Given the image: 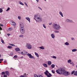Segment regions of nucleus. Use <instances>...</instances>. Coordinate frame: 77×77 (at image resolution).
<instances>
[{
  "label": "nucleus",
  "mask_w": 77,
  "mask_h": 77,
  "mask_svg": "<svg viewBox=\"0 0 77 77\" xmlns=\"http://www.w3.org/2000/svg\"><path fill=\"white\" fill-rule=\"evenodd\" d=\"M11 24L12 26H15V25H16V23H15V22H14L13 21H11Z\"/></svg>",
  "instance_id": "1a4fd4ad"
},
{
  "label": "nucleus",
  "mask_w": 77,
  "mask_h": 77,
  "mask_svg": "<svg viewBox=\"0 0 77 77\" xmlns=\"http://www.w3.org/2000/svg\"><path fill=\"white\" fill-rule=\"evenodd\" d=\"M4 62L5 63H6V60H5V61H4Z\"/></svg>",
  "instance_id": "864d4df0"
},
{
  "label": "nucleus",
  "mask_w": 77,
  "mask_h": 77,
  "mask_svg": "<svg viewBox=\"0 0 77 77\" xmlns=\"http://www.w3.org/2000/svg\"><path fill=\"white\" fill-rule=\"evenodd\" d=\"M39 48L42 49V50H44L45 49V48L44 46H41L39 47Z\"/></svg>",
  "instance_id": "aec40b11"
},
{
  "label": "nucleus",
  "mask_w": 77,
  "mask_h": 77,
  "mask_svg": "<svg viewBox=\"0 0 77 77\" xmlns=\"http://www.w3.org/2000/svg\"><path fill=\"white\" fill-rule=\"evenodd\" d=\"M25 51H23V52H24V53H25Z\"/></svg>",
  "instance_id": "680f3d73"
},
{
  "label": "nucleus",
  "mask_w": 77,
  "mask_h": 77,
  "mask_svg": "<svg viewBox=\"0 0 77 77\" xmlns=\"http://www.w3.org/2000/svg\"><path fill=\"white\" fill-rule=\"evenodd\" d=\"M77 50L76 49H74L72 50V52H75V51H77Z\"/></svg>",
  "instance_id": "a211bd4d"
},
{
  "label": "nucleus",
  "mask_w": 77,
  "mask_h": 77,
  "mask_svg": "<svg viewBox=\"0 0 77 77\" xmlns=\"http://www.w3.org/2000/svg\"><path fill=\"white\" fill-rule=\"evenodd\" d=\"M59 14L61 15V17H63V14H62V12L60 11Z\"/></svg>",
  "instance_id": "f3484780"
},
{
  "label": "nucleus",
  "mask_w": 77,
  "mask_h": 77,
  "mask_svg": "<svg viewBox=\"0 0 77 77\" xmlns=\"http://www.w3.org/2000/svg\"><path fill=\"white\" fill-rule=\"evenodd\" d=\"M34 19L35 20L36 22L39 23H41L42 21V18L40 17V16L38 14L34 15Z\"/></svg>",
  "instance_id": "f03ea898"
},
{
  "label": "nucleus",
  "mask_w": 77,
  "mask_h": 77,
  "mask_svg": "<svg viewBox=\"0 0 77 77\" xmlns=\"http://www.w3.org/2000/svg\"><path fill=\"white\" fill-rule=\"evenodd\" d=\"M54 32L55 33H59V31L58 30H54Z\"/></svg>",
  "instance_id": "a878e982"
},
{
  "label": "nucleus",
  "mask_w": 77,
  "mask_h": 77,
  "mask_svg": "<svg viewBox=\"0 0 77 77\" xmlns=\"http://www.w3.org/2000/svg\"><path fill=\"white\" fill-rule=\"evenodd\" d=\"M37 2V3H38V2H39V0H36Z\"/></svg>",
  "instance_id": "09e8293b"
},
{
  "label": "nucleus",
  "mask_w": 77,
  "mask_h": 77,
  "mask_svg": "<svg viewBox=\"0 0 77 77\" xmlns=\"http://www.w3.org/2000/svg\"><path fill=\"white\" fill-rule=\"evenodd\" d=\"M8 36H9L10 35V34H8Z\"/></svg>",
  "instance_id": "3c124183"
},
{
  "label": "nucleus",
  "mask_w": 77,
  "mask_h": 77,
  "mask_svg": "<svg viewBox=\"0 0 77 77\" xmlns=\"http://www.w3.org/2000/svg\"><path fill=\"white\" fill-rule=\"evenodd\" d=\"M43 26L45 28V29H46V26H45V25L44 24H43Z\"/></svg>",
  "instance_id": "c9c22d12"
},
{
  "label": "nucleus",
  "mask_w": 77,
  "mask_h": 77,
  "mask_svg": "<svg viewBox=\"0 0 77 77\" xmlns=\"http://www.w3.org/2000/svg\"><path fill=\"white\" fill-rule=\"evenodd\" d=\"M26 47L28 48V49H31L32 48L31 45H30V44L29 43H26Z\"/></svg>",
  "instance_id": "20e7f679"
},
{
  "label": "nucleus",
  "mask_w": 77,
  "mask_h": 77,
  "mask_svg": "<svg viewBox=\"0 0 77 77\" xmlns=\"http://www.w3.org/2000/svg\"><path fill=\"white\" fill-rule=\"evenodd\" d=\"M43 65L45 68H47V66H48V65H47V64L45 63H43Z\"/></svg>",
  "instance_id": "ddd939ff"
},
{
  "label": "nucleus",
  "mask_w": 77,
  "mask_h": 77,
  "mask_svg": "<svg viewBox=\"0 0 77 77\" xmlns=\"http://www.w3.org/2000/svg\"><path fill=\"white\" fill-rule=\"evenodd\" d=\"M4 77H7L8 76H7V75H4Z\"/></svg>",
  "instance_id": "37998d69"
},
{
  "label": "nucleus",
  "mask_w": 77,
  "mask_h": 77,
  "mask_svg": "<svg viewBox=\"0 0 77 77\" xmlns=\"http://www.w3.org/2000/svg\"><path fill=\"white\" fill-rule=\"evenodd\" d=\"M38 8L39 9H40L41 11H42V8H41L40 7H38Z\"/></svg>",
  "instance_id": "4c0bfd02"
},
{
  "label": "nucleus",
  "mask_w": 77,
  "mask_h": 77,
  "mask_svg": "<svg viewBox=\"0 0 77 77\" xmlns=\"http://www.w3.org/2000/svg\"><path fill=\"white\" fill-rule=\"evenodd\" d=\"M3 12V9L2 8H0V13H2Z\"/></svg>",
  "instance_id": "c85d7f7f"
},
{
  "label": "nucleus",
  "mask_w": 77,
  "mask_h": 77,
  "mask_svg": "<svg viewBox=\"0 0 77 77\" xmlns=\"http://www.w3.org/2000/svg\"><path fill=\"white\" fill-rule=\"evenodd\" d=\"M20 32L22 34H24V33L25 32V29H24V28H20Z\"/></svg>",
  "instance_id": "423d86ee"
},
{
  "label": "nucleus",
  "mask_w": 77,
  "mask_h": 77,
  "mask_svg": "<svg viewBox=\"0 0 77 77\" xmlns=\"http://www.w3.org/2000/svg\"><path fill=\"white\" fill-rule=\"evenodd\" d=\"M75 72V70H73V71H72V73H71V75H72V74H74V73Z\"/></svg>",
  "instance_id": "473e14b6"
},
{
  "label": "nucleus",
  "mask_w": 77,
  "mask_h": 77,
  "mask_svg": "<svg viewBox=\"0 0 77 77\" xmlns=\"http://www.w3.org/2000/svg\"><path fill=\"white\" fill-rule=\"evenodd\" d=\"M2 43H3V44H5V42H4V41L2 40Z\"/></svg>",
  "instance_id": "a19ab883"
},
{
  "label": "nucleus",
  "mask_w": 77,
  "mask_h": 77,
  "mask_svg": "<svg viewBox=\"0 0 77 77\" xmlns=\"http://www.w3.org/2000/svg\"><path fill=\"white\" fill-rule=\"evenodd\" d=\"M49 25H51V24H52V22L49 23Z\"/></svg>",
  "instance_id": "49530a36"
},
{
  "label": "nucleus",
  "mask_w": 77,
  "mask_h": 77,
  "mask_svg": "<svg viewBox=\"0 0 77 77\" xmlns=\"http://www.w3.org/2000/svg\"><path fill=\"white\" fill-rule=\"evenodd\" d=\"M26 20H27L28 21H29V23H30V18L29 17H26Z\"/></svg>",
  "instance_id": "4468645a"
},
{
  "label": "nucleus",
  "mask_w": 77,
  "mask_h": 77,
  "mask_svg": "<svg viewBox=\"0 0 77 77\" xmlns=\"http://www.w3.org/2000/svg\"><path fill=\"white\" fill-rule=\"evenodd\" d=\"M51 66L52 68H54V67H55V65H54V64H53L51 65Z\"/></svg>",
  "instance_id": "b1692460"
},
{
  "label": "nucleus",
  "mask_w": 77,
  "mask_h": 77,
  "mask_svg": "<svg viewBox=\"0 0 77 77\" xmlns=\"http://www.w3.org/2000/svg\"><path fill=\"white\" fill-rule=\"evenodd\" d=\"M39 77H43V76H42V75H39V76H38Z\"/></svg>",
  "instance_id": "de8ad7c7"
},
{
  "label": "nucleus",
  "mask_w": 77,
  "mask_h": 77,
  "mask_svg": "<svg viewBox=\"0 0 77 77\" xmlns=\"http://www.w3.org/2000/svg\"><path fill=\"white\" fill-rule=\"evenodd\" d=\"M52 27L55 30H60L61 28V26L60 25L54 23L52 24Z\"/></svg>",
  "instance_id": "7ed1b4c3"
},
{
  "label": "nucleus",
  "mask_w": 77,
  "mask_h": 77,
  "mask_svg": "<svg viewBox=\"0 0 77 77\" xmlns=\"http://www.w3.org/2000/svg\"><path fill=\"white\" fill-rule=\"evenodd\" d=\"M20 28H21L22 29L24 28V23H23L20 22Z\"/></svg>",
  "instance_id": "0eeeda50"
},
{
  "label": "nucleus",
  "mask_w": 77,
  "mask_h": 77,
  "mask_svg": "<svg viewBox=\"0 0 77 77\" xmlns=\"http://www.w3.org/2000/svg\"><path fill=\"white\" fill-rule=\"evenodd\" d=\"M66 21L67 23H72V20L68 19H66Z\"/></svg>",
  "instance_id": "9d476101"
},
{
  "label": "nucleus",
  "mask_w": 77,
  "mask_h": 77,
  "mask_svg": "<svg viewBox=\"0 0 77 77\" xmlns=\"http://www.w3.org/2000/svg\"><path fill=\"white\" fill-rule=\"evenodd\" d=\"M74 75H75V76H77V71H75L74 73Z\"/></svg>",
  "instance_id": "412c9836"
},
{
  "label": "nucleus",
  "mask_w": 77,
  "mask_h": 77,
  "mask_svg": "<svg viewBox=\"0 0 77 77\" xmlns=\"http://www.w3.org/2000/svg\"><path fill=\"white\" fill-rule=\"evenodd\" d=\"M19 3L20 4V5H23V6H24V5L23 3H22V2H21L20 1H19Z\"/></svg>",
  "instance_id": "6ab92c4d"
},
{
  "label": "nucleus",
  "mask_w": 77,
  "mask_h": 77,
  "mask_svg": "<svg viewBox=\"0 0 77 77\" xmlns=\"http://www.w3.org/2000/svg\"><path fill=\"white\" fill-rule=\"evenodd\" d=\"M3 60V59H0V62H2Z\"/></svg>",
  "instance_id": "c03bdc74"
},
{
  "label": "nucleus",
  "mask_w": 77,
  "mask_h": 77,
  "mask_svg": "<svg viewBox=\"0 0 77 77\" xmlns=\"http://www.w3.org/2000/svg\"><path fill=\"white\" fill-rule=\"evenodd\" d=\"M8 48H9V49H10V48H12V47L11 46H8Z\"/></svg>",
  "instance_id": "cd10ccee"
},
{
  "label": "nucleus",
  "mask_w": 77,
  "mask_h": 77,
  "mask_svg": "<svg viewBox=\"0 0 77 77\" xmlns=\"http://www.w3.org/2000/svg\"><path fill=\"white\" fill-rule=\"evenodd\" d=\"M12 44H10V45H12Z\"/></svg>",
  "instance_id": "052dcab7"
},
{
  "label": "nucleus",
  "mask_w": 77,
  "mask_h": 77,
  "mask_svg": "<svg viewBox=\"0 0 77 77\" xmlns=\"http://www.w3.org/2000/svg\"><path fill=\"white\" fill-rule=\"evenodd\" d=\"M20 58H21V59H23V56L21 57Z\"/></svg>",
  "instance_id": "8fccbe9b"
},
{
  "label": "nucleus",
  "mask_w": 77,
  "mask_h": 77,
  "mask_svg": "<svg viewBox=\"0 0 77 77\" xmlns=\"http://www.w3.org/2000/svg\"><path fill=\"white\" fill-rule=\"evenodd\" d=\"M52 58H53L54 59H57V58L56 57L53 56L52 57Z\"/></svg>",
  "instance_id": "f704fd0d"
},
{
  "label": "nucleus",
  "mask_w": 77,
  "mask_h": 77,
  "mask_svg": "<svg viewBox=\"0 0 77 77\" xmlns=\"http://www.w3.org/2000/svg\"><path fill=\"white\" fill-rule=\"evenodd\" d=\"M45 1H46V0H44Z\"/></svg>",
  "instance_id": "0e129e2a"
},
{
  "label": "nucleus",
  "mask_w": 77,
  "mask_h": 77,
  "mask_svg": "<svg viewBox=\"0 0 77 77\" xmlns=\"http://www.w3.org/2000/svg\"><path fill=\"white\" fill-rule=\"evenodd\" d=\"M34 77H38V75H37L35 74L34 75Z\"/></svg>",
  "instance_id": "ea45409f"
},
{
  "label": "nucleus",
  "mask_w": 77,
  "mask_h": 77,
  "mask_svg": "<svg viewBox=\"0 0 77 77\" xmlns=\"http://www.w3.org/2000/svg\"><path fill=\"white\" fill-rule=\"evenodd\" d=\"M70 64H71V65H72V63H70Z\"/></svg>",
  "instance_id": "13d9d810"
},
{
  "label": "nucleus",
  "mask_w": 77,
  "mask_h": 77,
  "mask_svg": "<svg viewBox=\"0 0 77 77\" xmlns=\"http://www.w3.org/2000/svg\"><path fill=\"white\" fill-rule=\"evenodd\" d=\"M56 72L57 74L61 75L63 74L65 76H68L71 74V72H69L65 71V68L61 67L58 69L56 70Z\"/></svg>",
  "instance_id": "f257e3e1"
},
{
  "label": "nucleus",
  "mask_w": 77,
  "mask_h": 77,
  "mask_svg": "<svg viewBox=\"0 0 77 77\" xmlns=\"http://www.w3.org/2000/svg\"><path fill=\"white\" fill-rule=\"evenodd\" d=\"M76 68H77V65H76Z\"/></svg>",
  "instance_id": "bf43d9fd"
},
{
  "label": "nucleus",
  "mask_w": 77,
  "mask_h": 77,
  "mask_svg": "<svg viewBox=\"0 0 77 77\" xmlns=\"http://www.w3.org/2000/svg\"><path fill=\"white\" fill-rule=\"evenodd\" d=\"M28 56H29V58L30 59H35V57H33L32 55V54H30L28 53V54H27Z\"/></svg>",
  "instance_id": "39448f33"
},
{
  "label": "nucleus",
  "mask_w": 77,
  "mask_h": 77,
  "mask_svg": "<svg viewBox=\"0 0 77 77\" xmlns=\"http://www.w3.org/2000/svg\"><path fill=\"white\" fill-rule=\"evenodd\" d=\"M51 72H52L53 74H54V73H55V72H54V71H53V70H52L51 71Z\"/></svg>",
  "instance_id": "79ce46f5"
},
{
  "label": "nucleus",
  "mask_w": 77,
  "mask_h": 77,
  "mask_svg": "<svg viewBox=\"0 0 77 77\" xmlns=\"http://www.w3.org/2000/svg\"><path fill=\"white\" fill-rule=\"evenodd\" d=\"M2 57V55H1V54H0V57Z\"/></svg>",
  "instance_id": "6e6d98bb"
},
{
  "label": "nucleus",
  "mask_w": 77,
  "mask_h": 77,
  "mask_svg": "<svg viewBox=\"0 0 77 77\" xmlns=\"http://www.w3.org/2000/svg\"><path fill=\"white\" fill-rule=\"evenodd\" d=\"M15 50L16 51H20V48H15Z\"/></svg>",
  "instance_id": "dca6fc26"
},
{
  "label": "nucleus",
  "mask_w": 77,
  "mask_h": 77,
  "mask_svg": "<svg viewBox=\"0 0 77 77\" xmlns=\"http://www.w3.org/2000/svg\"><path fill=\"white\" fill-rule=\"evenodd\" d=\"M1 77H2V76H1Z\"/></svg>",
  "instance_id": "69168bd1"
},
{
  "label": "nucleus",
  "mask_w": 77,
  "mask_h": 77,
  "mask_svg": "<svg viewBox=\"0 0 77 77\" xmlns=\"http://www.w3.org/2000/svg\"><path fill=\"white\" fill-rule=\"evenodd\" d=\"M10 10V8L9 7L8 8L7 10H6V11H9Z\"/></svg>",
  "instance_id": "58836bf2"
},
{
  "label": "nucleus",
  "mask_w": 77,
  "mask_h": 77,
  "mask_svg": "<svg viewBox=\"0 0 77 77\" xmlns=\"http://www.w3.org/2000/svg\"><path fill=\"white\" fill-rule=\"evenodd\" d=\"M28 74H26V73L23 74V75H21L20 77H27V75Z\"/></svg>",
  "instance_id": "6e6552de"
},
{
  "label": "nucleus",
  "mask_w": 77,
  "mask_h": 77,
  "mask_svg": "<svg viewBox=\"0 0 77 77\" xmlns=\"http://www.w3.org/2000/svg\"><path fill=\"white\" fill-rule=\"evenodd\" d=\"M5 74H7L8 76H9L10 74L9 73V72L8 71H5Z\"/></svg>",
  "instance_id": "9b49d317"
},
{
  "label": "nucleus",
  "mask_w": 77,
  "mask_h": 77,
  "mask_svg": "<svg viewBox=\"0 0 77 77\" xmlns=\"http://www.w3.org/2000/svg\"><path fill=\"white\" fill-rule=\"evenodd\" d=\"M21 53L22 54H25V53H27V52L26 51H25V52L23 51L21 52Z\"/></svg>",
  "instance_id": "5701e85b"
},
{
  "label": "nucleus",
  "mask_w": 77,
  "mask_h": 77,
  "mask_svg": "<svg viewBox=\"0 0 77 77\" xmlns=\"http://www.w3.org/2000/svg\"><path fill=\"white\" fill-rule=\"evenodd\" d=\"M35 56H36L37 57H39V54H38L37 53L35 52Z\"/></svg>",
  "instance_id": "4be33fe9"
},
{
  "label": "nucleus",
  "mask_w": 77,
  "mask_h": 77,
  "mask_svg": "<svg viewBox=\"0 0 77 77\" xmlns=\"http://www.w3.org/2000/svg\"><path fill=\"white\" fill-rule=\"evenodd\" d=\"M14 47H15V45H14V44H13V46Z\"/></svg>",
  "instance_id": "4d7b16f0"
},
{
  "label": "nucleus",
  "mask_w": 77,
  "mask_h": 77,
  "mask_svg": "<svg viewBox=\"0 0 77 77\" xmlns=\"http://www.w3.org/2000/svg\"><path fill=\"white\" fill-rule=\"evenodd\" d=\"M14 57L15 58H17V55H15L14 56Z\"/></svg>",
  "instance_id": "a18cd8bd"
},
{
  "label": "nucleus",
  "mask_w": 77,
  "mask_h": 77,
  "mask_svg": "<svg viewBox=\"0 0 77 77\" xmlns=\"http://www.w3.org/2000/svg\"><path fill=\"white\" fill-rule=\"evenodd\" d=\"M67 62L68 63H71V59H69V60H68Z\"/></svg>",
  "instance_id": "c756f323"
},
{
  "label": "nucleus",
  "mask_w": 77,
  "mask_h": 77,
  "mask_svg": "<svg viewBox=\"0 0 77 77\" xmlns=\"http://www.w3.org/2000/svg\"><path fill=\"white\" fill-rule=\"evenodd\" d=\"M8 30L10 31H11V30H12V28H9Z\"/></svg>",
  "instance_id": "7c9ffc66"
},
{
  "label": "nucleus",
  "mask_w": 77,
  "mask_h": 77,
  "mask_svg": "<svg viewBox=\"0 0 77 77\" xmlns=\"http://www.w3.org/2000/svg\"><path fill=\"white\" fill-rule=\"evenodd\" d=\"M48 65L50 66L51 65V62L50 61H48Z\"/></svg>",
  "instance_id": "2eb2a0df"
},
{
  "label": "nucleus",
  "mask_w": 77,
  "mask_h": 77,
  "mask_svg": "<svg viewBox=\"0 0 77 77\" xmlns=\"http://www.w3.org/2000/svg\"><path fill=\"white\" fill-rule=\"evenodd\" d=\"M0 63H2V62L0 61Z\"/></svg>",
  "instance_id": "e2e57ef3"
},
{
  "label": "nucleus",
  "mask_w": 77,
  "mask_h": 77,
  "mask_svg": "<svg viewBox=\"0 0 77 77\" xmlns=\"http://www.w3.org/2000/svg\"><path fill=\"white\" fill-rule=\"evenodd\" d=\"M20 38H24V35H19Z\"/></svg>",
  "instance_id": "393cba45"
},
{
  "label": "nucleus",
  "mask_w": 77,
  "mask_h": 77,
  "mask_svg": "<svg viewBox=\"0 0 77 77\" xmlns=\"http://www.w3.org/2000/svg\"><path fill=\"white\" fill-rule=\"evenodd\" d=\"M21 17L20 16H18V19H19V20H21Z\"/></svg>",
  "instance_id": "e433bc0d"
},
{
  "label": "nucleus",
  "mask_w": 77,
  "mask_h": 77,
  "mask_svg": "<svg viewBox=\"0 0 77 77\" xmlns=\"http://www.w3.org/2000/svg\"><path fill=\"white\" fill-rule=\"evenodd\" d=\"M14 44H11V46H13Z\"/></svg>",
  "instance_id": "5fc2aeb1"
},
{
  "label": "nucleus",
  "mask_w": 77,
  "mask_h": 77,
  "mask_svg": "<svg viewBox=\"0 0 77 77\" xmlns=\"http://www.w3.org/2000/svg\"><path fill=\"white\" fill-rule=\"evenodd\" d=\"M2 75H5V72H2Z\"/></svg>",
  "instance_id": "2f4dec72"
},
{
  "label": "nucleus",
  "mask_w": 77,
  "mask_h": 77,
  "mask_svg": "<svg viewBox=\"0 0 77 77\" xmlns=\"http://www.w3.org/2000/svg\"><path fill=\"white\" fill-rule=\"evenodd\" d=\"M24 4H25V5H26V6L27 7H28V5H27V4L26 2H25L24 3Z\"/></svg>",
  "instance_id": "72a5a7b5"
},
{
  "label": "nucleus",
  "mask_w": 77,
  "mask_h": 77,
  "mask_svg": "<svg viewBox=\"0 0 77 77\" xmlns=\"http://www.w3.org/2000/svg\"><path fill=\"white\" fill-rule=\"evenodd\" d=\"M72 40H74V38H71Z\"/></svg>",
  "instance_id": "603ef678"
},
{
  "label": "nucleus",
  "mask_w": 77,
  "mask_h": 77,
  "mask_svg": "<svg viewBox=\"0 0 77 77\" xmlns=\"http://www.w3.org/2000/svg\"><path fill=\"white\" fill-rule=\"evenodd\" d=\"M65 44L66 45H69V43L68 42H66L65 43Z\"/></svg>",
  "instance_id": "bb28decb"
},
{
  "label": "nucleus",
  "mask_w": 77,
  "mask_h": 77,
  "mask_svg": "<svg viewBox=\"0 0 77 77\" xmlns=\"http://www.w3.org/2000/svg\"><path fill=\"white\" fill-rule=\"evenodd\" d=\"M51 36L52 38H53V39H54L55 38V35H54V34H51Z\"/></svg>",
  "instance_id": "f8f14e48"
}]
</instances>
